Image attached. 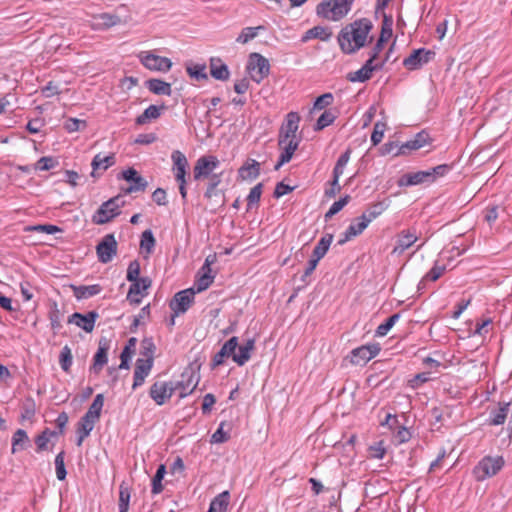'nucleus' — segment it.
Segmentation results:
<instances>
[{"instance_id":"e433bc0d","label":"nucleus","mask_w":512,"mask_h":512,"mask_svg":"<svg viewBox=\"0 0 512 512\" xmlns=\"http://www.w3.org/2000/svg\"><path fill=\"white\" fill-rule=\"evenodd\" d=\"M104 405V395L97 394L89 406L87 412L83 415L84 417L98 422L101 417V412Z\"/></svg>"},{"instance_id":"69168bd1","label":"nucleus","mask_w":512,"mask_h":512,"mask_svg":"<svg viewBox=\"0 0 512 512\" xmlns=\"http://www.w3.org/2000/svg\"><path fill=\"white\" fill-rule=\"evenodd\" d=\"M386 130V124L383 122H376L374 124L373 132L371 134V142L373 146L378 145L384 136V132Z\"/></svg>"},{"instance_id":"5701e85b","label":"nucleus","mask_w":512,"mask_h":512,"mask_svg":"<svg viewBox=\"0 0 512 512\" xmlns=\"http://www.w3.org/2000/svg\"><path fill=\"white\" fill-rule=\"evenodd\" d=\"M153 363L150 359H137L134 369V381L132 389L143 385L145 378L149 375L152 369Z\"/></svg>"},{"instance_id":"864d4df0","label":"nucleus","mask_w":512,"mask_h":512,"mask_svg":"<svg viewBox=\"0 0 512 512\" xmlns=\"http://www.w3.org/2000/svg\"><path fill=\"white\" fill-rule=\"evenodd\" d=\"M263 29V26L258 27H245L242 29L239 36L236 38L238 43L246 44L258 35V31Z\"/></svg>"},{"instance_id":"7c9ffc66","label":"nucleus","mask_w":512,"mask_h":512,"mask_svg":"<svg viewBox=\"0 0 512 512\" xmlns=\"http://www.w3.org/2000/svg\"><path fill=\"white\" fill-rule=\"evenodd\" d=\"M165 109H166V106L164 104H162L160 106L150 105L149 107H147L144 110V112L141 115H139L136 118V124L144 125L151 120L158 119Z\"/></svg>"},{"instance_id":"4468645a","label":"nucleus","mask_w":512,"mask_h":512,"mask_svg":"<svg viewBox=\"0 0 512 512\" xmlns=\"http://www.w3.org/2000/svg\"><path fill=\"white\" fill-rule=\"evenodd\" d=\"M381 348L378 343L362 345L351 351V363L354 365H364L372 358L376 357Z\"/></svg>"},{"instance_id":"bf43d9fd","label":"nucleus","mask_w":512,"mask_h":512,"mask_svg":"<svg viewBox=\"0 0 512 512\" xmlns=\"http://www.w3.org/2000/svg\"><path fill=\"white\" fill-rule=\"evenodd\" d=\"M214 280V276L209 271H203V274L195 281V288L197 292L206 290Z\"/></svg>"},{"instance_id":"4be33fe9","label":"nucleus","mask_w":512,"mask_h":512,"mask_svg":"<svg viewBox=\"0 0 512 512\" xmlns=\"http://www.w3.org/2000/svg\"><path fill=\"white\" fill-rule=\"evenodd\" d=\"M238 347V337L233 336L224 343L221 349L214 355L212 366L217 367L224 363L226 357H232Z\"/></svg>"},{"instance_id":"b1692460","label":"nucleus","mask_w":512,"mask_h":512,"mask_svg":"<svg viewBox=\"0 0 512 512\" xmlns=\"http://www.w3.org/2000/svg\"><path fill=\"white\" fill-rule=\"evenodd\" d=\"M122 178L128 182H132V185L125 190V193L129 194L132 192L144 191L147 187V181L140 176L134 168H128L123 171Z\"/></svg>"},{"instance_id":"39448f33","label":"nucleus","mask_w":512,"mask_h":512,"mask_svg":"<svg viewBox=\"0 0 512 512\" xmlns=\"http://www.w3.org/2000/svg\"><path fill=\"white\" fill-rule=\"evenodd\" d=\"M247 70L251 79L259 84L269 75L270 64L269 61L261 54L251 53L248 59Z\"/></svg>"},{"instance_id":"ea45409f","label":"nucleus","mask_w":512,"mask_h":512,"mask_svg":"<svg viewBox=\"0 0 512 512\" xmlns=\"http://www.w3.org/2000/svg\"><path fill=\"white\" fill-rule=\"evenodd\" d=\"M369 223L365 217H357L346 229V239H353L359 236L368 227Z\"/></svg>"},{"instance_id":"9b49d317","label":"nucleus","mask_w":512,"mask_h":512,"mask_svg":"<svg viewBox=\"0 0 512 512\" xmlns=\"http://www.w3.org/2000/svg\"><path fill=\"white\" fill-rule=\"evenodd\" d=\"M176 391L173 382L156 381L149 390L150 397L157 405L165 404Z\"/></svg>"},{"instance_id":"f3484780","label":"nucleus","mask_w":512,"mask_h":512,"mask_svg":"<svg viewBox=\"0 0 512 512\" xmlns=\"http://www.w3.org/2000/svg\"><path fill=\"white\" fill-rule=\"evenodd\" d=\"M431 138L428 132L422 130L417 133L412 139L401 144L398 150L394 153V156L406 155L411 151L418 150L431 142Z\"/></svg>"},{"instance_id":"052dcab7","label":"nucleus","mask_w":512,"mask_h":512,"mask_svg":"<svg viewBox=\"0 0 512 512\" xmlns=\"http://www.w3.org/2000/svg\"><path fill=\"white\" fill-rule=\"evenodd\" d=\"M187 73L190 77L197 80H206L208 78L205 64H195L187 67Z\"/></svg>"},{"instance_id":"72a5a7b5","label":"nucleus","mask_w":512,"mask_h":512,"mask_svg":"<svg viewBox=\"0 0 512 512\" xmlns=\"http://www.w3.org/2000/svg\"><path fill=\"white\" fill-rule=\"evenodd\" d=\"M389 206L390 201L388 199L373 203L367 208V210L361 216L365 217L367 222L370 224L374 219L380 216Z\"/></svg>"},{"instance_id":"393cba45","label":"nucleus","mask_w":512,"mask_h":512,"mask_svg":"<svg viewBox=\"0 0 512 512\" xmlns=\"http://www.w3.org/2000/svg\"><path fill=\"white\" fill-rule=\"evenodd\" d=\"M116 163V158L114 153H110L108 155H103L98 153L94 156L91 162L92 172L91 176L96 177L98 175V171L105 172L108 168L112 167Z\"/></svg>"},{"instance_id":"37998d69","label":"nucleus","mask_w":512,"mask_h":512,"mask_svg":"<svg viewBox=\"0 0 512 512\" xmlns=\"http://www.w3.org/2000/svg\"><path fill=\"white\" fill-rule=\"evenodd\" d=\"M130 498L131 489L125 482H122L119 486V512H128Z\"/></svg>"},{"instance_id":"aec40b11","label":"nucleus","mask_w":512,"mask_h":512,"mask_svg":"<svg viewBox=\"0 0 512 512\" xmlns=\"http://www.w3.org/2000/svg\"><path fill=\"white\" fill-rule=\"evenodd\" d=\"M130 285L127 300L130 304L139 305L141 302V297L144 296L145 292L148 288H150L152 281L149 277H141L136 281H132Z\"/></svg>"},{"instance_id":"5fc2aeb1","label":"nucleus","mask_w":512,"mask_h":512,"mask_svg":"<svg viewBox=\"0 0 512 512\" xmlns=\"http://www.w3.org/2000/svg\"><path fill=\"white\" fill-rule=\"evenodd\" d=\"M350 201V196L346 195L340 198L338 201H335L329 208V210L325 213V220L331 219L334 215L340 212Z\"/></svg>"},{"instance_id":"423d86ee","label":"nucleus","mask_w":512,"mask_h":512,"mask_svg":"<svg viewBox=\"0 0 512 512\" xmlns=\"http://www.w3.org/2000/svg\"><path fill=\"white\" fill-rule=\"evenodd\" d=\"M195 292L194 288H189L181 290L174 295L169 304L170 309L174 312V316H179L188 311L194 302Z\"/></svg>"},{"instance_id":"49530a36","label":"nucleus","mask_w":512,"mask_h":512,"mask_svg":"<svg viewBox=\"0 0 512 512\" xmlns=\"http://www.w3.org/2000/svg\"><path fill=\"white\" fill-rule=\"evenodd\" d=\"M393 34V18L389 15H384L381 32H380V42H387Z\"/></svg>"},{"instance_id":"774afa93","label":"nucleus","mask_w":512,"mask_h":512,"mask_svg":"<svg viewBox=\"0 0 512 512\" xmlns=\"http://www.w3.org/2000/svg\"><path fill=\"white\" fill-rule=\"evenodd\" d=\"M57 165V161L53 157H41L35 166L36 170L47 171L54 168Z\"/></svg>"},{"instance_id":"de8ad7c7","label":"nucleus","mask_w":512,"mask_h":512,"mask_svg":"<svg viewBox=\"0 0 512 512\" xmlns=\"http://www.w3.org/2000/svg\"><path fill=\"white\" fill-rule=\"evenodd\" d=\"M263 191V184L258 183L253 188H251L248 196H247V211L251 210L254 206H257Z\"/></svg>"},{"instance_id":"1a4fd4ad","label":"nucleus","mask_w":512,"mask_h":512,"mask_svg":"<svg viewBox=\"0 0 512 512\" xmlns=\"http://www.w3.org/2000/svg\"><path fill=\"white\" fill-rule=\"evenodd\" d=\"M117 241L114 234H106L96 246V254L99 262L109 263L117 254Z\"/></svg>"},{"instance_id":"412c9836","label":"nucleus","mask_w":512,"mask_h":512,"mask_svg":"<svg viewBox=\"0 0 512 512\" xmlns=\"http://www.w3.org/2000/svg\"><path fill=\"white\" fill-rule=\"evenodd\" d=\"M299 144L300 139H289L284 143H280L278 141V145L282 151L274 167L275 170H279L284 164L288 163L292 159L295 151L298 149Z\"/></svg>"},{"instance_id":"a878e982","label":"nucleus","mask_w":512,"mask_h":512,"mask_svg":"<svg viewBox=\"0 0 512 512\" xmlns=\"http://www.w3.org/2000/svg\"><path fill=\"white\" fill-rule=\"evenodd\" d=\"M431 175L428 170L417 171L415 173L404 174L399 180V186H414L422 183H432L430 179Z\"/></svg>"},{"instance_id":"c9c22d12","label":"nucleus","mask_w":512,"mask_h":512,"mask_svg":"<svg viewBox=\"0 0 512 512\" xmlns=\"http://www.w3.org/2000/svg\"><path fill=\"white\" fill-rule=\"evenodd\" d=\"M509 402L501 403L498 409H494L490 412V417L488 420V424L492 426H498L505 423L508 411H509Z\"/></svg>"},{"instance_id":"f8f14e48","label":"nucleus","mask_w":512,"mask_h":512,"mask_svg":"<svg viewBox=\"0 0 512 512\" xmlns=\"http://www.w3.org/2000/svg\"><path fill=\"white\" fill-rule=\"evenodd\" d=\"M199 383V375L192 369L186 368L181 374V380L174 383L176 390H180L179 397L184 398L191 394Z\"/></svg>"},{"instance_id":"e2e57ef3","label":"nucleus","mask_w":512,"mask_h":512,"mask_svg":"<svg viewBox=\"0 0 512 512\" xmlns=\"http://www.w3.org/2000/svg\"><path fill=\"white\" fill-rule=\"evenodd\" d=\"M64 127L69 133H72L84 130L87 127V123L85 120L69 118L65 121Z\"/></svg>"},{"instance_id":"8fccbe9b","label":"nucleus","mask_w":512,"mask_h":512,"mask_svg":"<svg viewBox=\"0 0 512 512\" xmlns=\"http://www.w3.org/2000/svg\"><path fill=\"white\" fill-rule=\"evenodd\" d=\"M155 238L151 230H145L140 239V248L144 250L147 254L152 253L155 247Z\"/></svg>"},{"instance_id":"09e8293b","label":"nucleus","mask_w":512,"mask_h":512,"mask_svg":"<svg viewBox=\"0 0 512 512\" xmlns=\"http://www.w3.org/2000/svg\"><path fill=\"white\" fill-rule=\"evenodd\" d=\"M55 436H57V432L56 431H51L49 428H46L45 430H43L42 433L39 434L35 438V443H36V446H37V452H41V451L46 450L48 442L50 440V437H55Z\"/></svg>"},{"instance_id":"3c124183","label":"nucleus","mask_w":512,"mask_h":512,"mask_svg":"<svg viewBox=\"0 0 512 512\" xmlns=\"http://www.w3.org/2000/svg\"><path fill=\"white\" fill-rule=\"evenodd\" d=\"M336 119V114L332 110H325L321 116L318 118L314 130L320 131L325 127L331 125Z\"/></svg>"},{"instance_id":"c03bdc74","label":"nucleus","mask_w":512,"mask_h":512,"mask_svg":"<svg viewBox=\"0 0 512 512\" xmlns=\"http://www.w3.org/2000/svg\"><path fill=\"white\" fill-rule=\"evenodd\" d=\"M166 474V467L164 464L159 465L155 475L152 478V494L157 495L163 491L162 480Z\"/></svg>"},{"instance_id":"dca6fc26","label":"nucleus","mask_w":512,"mask_h":512,"mask_svg":"<svg viewBox=\"0 0 512 512\" xmlns=\"http://www.w3.org/2000/svg\"><path fill=\"white\" fill-rule=\"evenodd\" d=\"M110 349V341L105 337L99 339L98 349L93 357V363L89 368L90 373L98 375L108 362V351Z\"/></svg>"},{"instance_id":"cd10ccee","label":"nucleus","mask_w":512,"mask_h":512,"mask_svg":"<svg viewBox=\"0 0 512 512\" xmlns=\"http://www.w3.org/2000/svg\"><path fill=\"white\" fill-rule=\"evenodd\" d=\"M210 74L211 76L220 81H227L230 77L228 66L218 57L210 59Z\"/></svg>"},{"instance_id":"338daca9","label":"nucleus","mask_w":512,"mask_h":512,"mask_svg":"<svg viewBox=\"0 0 512 512\" xmlns=\"http://www.w3.org/2000/svg\"><path fill=\"white\" fill-rule=\"evenodd\" d=\"M333 241V235L332 234H326L324 235L317 243L315 250L317 253H320L321 255L325 256L327 251L329 250V247Z\"/></svg>"},{"instance_id":"58836bf2","label":"nucleus","mask_w":512,"mask_h":512,"mask_svg":"<svg viewBox=\"0 0 512 512\" xmlns=\"http://www.w3.org/2000/svg\"><path fill=\"white\" fill-rule=\"evenodd\" d=\"M260 174V163L256 160H251L250 162L245 163L239 169V176L243 179L254 180Z\"/></svg>"},{"instance_id":"13d9d810","label":"nucleus","mask_w":512,"mask_h":512,"mask_svg":"<svg viewBox=\"0 0 512 512\" xmlns=\"http://www.w3.org/2000/svg\"><path fill=\"white\" fill-rule=\"evenodd\" d=\"M64 457H65V452L61 451L56 455L55 461H54L55 469H56V476H57V479L60 481L65 480L66 476H67V471H66L65 463H64Z\"/></svg>"},{"instance_id":"4d7b16f0","label":"nucleus","mask_w":512,"mask_h":512,"mask_svg":"<svg viewBox=\"0 0 512 512\" xmlns=\"http://www.w3.org/2000/svg\"><path fill=\"white\" fill-rule=\"evenodd\" d=\"M95 424V421L82 416L77 423L76 434H83L88 437L94 429Z\"/></svg>"},{"instance_id":"0eeeda50","label":"nucleus","mask_w":512,"mask_h":512,"mask_svg":"<svg viewBox=\"0 0 512 512\" xmlns=\"http://www.w3.org/2000/svg\"><path fill=\"white\" fill-rule=\"evenodd\" d=\"M220 165L216 156L208 155L198 158L193 168V176L196 181L208 178Z\"/></svg>"},{"instance_id":"6ab92c4d","label":"nucleus","mask_w":512,"mask_h":512,"mask_svg":"<svg viewBox=\"0 0 512 512\" xmlns=\"http://www.w3.org/2000/svg\"><path fill=\"white\" fill-rule=\"evenodd\" d=\"M99 314L96 311H89L86 314L75 312L68 317L69 324H75L76 326L83 329L85 332L90 333L93 331L95 322Z\"/></svg>"},{"instance_id":"c756f323","label":"nucleus","mask_w":512,"mask_h":512,"mask_svg":"<svg viewBox=\"0 0 512 512\" xmlns=\"http://www.w3.org/2000/svg\"><path fill=\"white\" fill-rule=\"evenodd\" d=\"M238 352H234L233 361L239 366H243L251 358V352L255 349V340L248 339L241 346H238Z\"/></svg>"},{"instance_id":"7ed1b4c3","label":"nucleus","mask_w":512,"mask_h":512,"mask_svg":"<svg viewBox=\"0 0 512 512\" xmlns=\"http://www.w3.org/2000/svg\"><path fill=\"white\" fill-rule=\"evenodd\" d=\"M125 201L122 196L118 195L103 202L98 210L92 216V222L97 225H103L112 221L115 217L120 215L121 207Z\"/></svg>"},{"instance_id":"680f3d73","label":"nucleus","mask_w":512,"mask_h":512,"mask_svg":"<svg viewBox=\"0 0 512 512\" xmlns=\"http://www.w3.org/2000/svg\"><path fill=\"white\" fill-rule=\"evenodd\" d=\"M221 183V173H213L209 176V183L207 186V189L204 193V196L208 199L212 198L214 195H216V188Z\"/></svg>"},{"instance_id":"ddd939ff","label":"nucleus","mask_w":512,"mask_h":512,"mask_svg":"<svg viewBox=\"0 0 512 512\" xmlns=\"http://www.w3.org/2000/svg\"><path fill=\"white\" fill-rule=\"evenodd\" d=\"M139 57L141 63L149 70L167 72L172 66L169 58L153 54L152 52H142Z\"/></svg>"},{"instance_id":"6e6552de","label":"nucleus","mask_w":512,"mask_h":512,"mask_svg":"<svg viewBox=\"0 0 512 512\" xmlns=\"http://www.w3.org/2000/svg\"><path fill=\"white\" fill-rule=\"evenodd\" d=\"M435 57V52L425 48L415 49L408 57L403 60V66L410 70H418L423 65L429 63Z\"/></svg>"},{"instance_id":"a19ab883","label":"nucleus","mask_w":512,"mask_h":512,"mask_svg":"<svg viewBox=\"0 0 512 512\" xmlns=\"http://www.w3.org/2000/svg\"><path fill=\"white\" fill-rule=\"evenodd\" d=\"M230 500L228 491L218 494L210 503L209 512H226Z\"/></svg>"},{"instance_id":"4c0bfd02","label":"nucleus","mask_w":512,"mask_h":512,"mask_svg":"<svg viewBox=\"0 0 512 512\" xmlns=\"http://www.w3.org/2000/svg\"><path fill=\"white\" fill-rule=\"evenodd\" d=\"M331 36L332 32L328 28L322 26H314L305 32L301 41L307 42L308 40L314 38L320 39L322 41H328Z\"/></svg>"},{"instance_id":"603ef678","label":"nucleus","mask_w":512,"mask_h":512,"mask_svg":"<svg viewBox=\"0 0 512 512\" xmlns=\"http://www.w3.org/2000/svg\"><path fill=\"white\" fill-rule=\"evenodd\" d=\"M73 357L71 349L65 345L59 355V364L64 372H69L72 366Z\"/></svg>"},{"instance_id":"a18cd8bd","label":"nucleus","mask_w":512,"mask_h":512,"mask_svg":"<svg viewBox=\"0 0 512 512\" xmlns=\"http://www.w3.org/2000/svg\"><path fill=\"white\" fill-rule=\"evenodd\" d=\"M62 317H63V314L59 310L57 304L53 303V306L51 307V309L49 311L48 318L50 320L51 328L55 333H57L62 328V324H61Z\"/></svg>"},{"instance_id":"bb28decb","label":"nucleus","mask_w":512,"mask_h":512,"mask_svg":"<svg viewBox=\"0 0 512 512\" xmlns=\"http://www.w3.org/2000/svg\"><path fill=\"white\" fill-rule=\"evenodd\" d=\"M171 159L173 161V172L176 181L186 180V169L188 167L186 156L181 151L175 150L171 154Z\"/></svg>"},{"instance_id":"f03ea898","label":"nucleus","mask_w":512,"mask_h":512,"mask_svg":"<svg viewBox=\"0 0 512 512\" xmlns=\"http://www.w3.org/2000/svg\"><path fill=\"white\" fill-rule=\"evenodd\" d=\"M353 2L354 0H325L317 5L316 12L327 20L339 21L350 12Z\"/></svg>"},{"instance_id":"0e129e2a","label":"nucleus","mask_w":512,"mask_h":512,"mask_svg":"<svg viewBox=\"0 0 512 512\" xmlns=\"http://www.w3.org/2000/svg\"><path fill=\"white\" fill-rule=\"evenodd\" d=\"M155 345L152 338H144L141 342V355L143 359H150L153 362Z\"/></svg>"},{"instance_id":"f704fd0d","label":"nucleus","mask_w":512,"mask_h":512,"mask_svg":"<svg viewBox=\"0 0 512 512\" xmlns=\"http://www.w3.org/2000/svg\"><path fill=\"white\" fill-rule=\"evenodd\" d=\"M73 294L77 299H88L102 291L99 284L72 286Z\"/></svg>"},{"instance_id":"20e7f679","label":"nucleus","mask_w":512,"mask_h":512,"mask_svg":"<svg viewBox=\"0 0 512 512\" xmlns=\"http://www.w3.org/2000/svg\"><path fill=\"white\" fill-rule=\"evenodd\" d=\"M505 461L502 456H485L474 467L473 473L478 481L495 476L504 466Z\"/></svg>"},{"instance_id":"9d476101","label":"nucleus","mask_w":512,"mask_h":512,"mask_svg":"<svg viewBox=\"0 0 512 512\" xmlns=\"http://www.w3.org/2000/svg\"><path fill=\"white\" fill-rule=\"evenodd\" d=\"M300 116L297 112L291 111L286 115L285 122L282 124L278 139L280 143H284L289 139H299L297 131L300 123Z\"/></svg>"},{"instance_id":"c85d7f7f","label":"nucleus","mask_w":512,"mask_h":512,"mask_svg":"<svg viewBox=\"0 0 512 512\" xmlns=\"http://www.w3.org/2000/svg\"><path fill=\"white\" fill-rule=\"evenodd\" d=\"M121 23L119 16L110 13H101L94 17L92 27L97 30H105Z\"/></svg>"},{"instance_id":"79ce46f5","label":"nucleus","mask_w":512,"mask_h":512,"mask_svg":"<svg viewBox=\"0 0 512 512\" xmlns=\"http://www.w3.org/2000/svg\"><path fill=\"white\" fill-rule=\"evenodd\" d=\"M350 155H351V150L347 149L345 152H343L339 156V158L334 166V169H333L334 184H336V182L339 181V178L343 174L344 169H345L347 163L349 162Z\"/></svg>"},{"instance_id":"2f4dec72","label":"nucleus","mask_w":512,"mask_h":512,"mask_svg":"<svg viewBox=\"0 0 512 512\" xmlns=\"http://www.w3.org/2000/svg\"><path fill=\"white\" fill-rule=\"evenodd\" d=\"M145 86L147 89L156 95H167L170 96L172 93L171 85L168 82H165L161 79H148L145 82Z\"/></svg>"},{"instance_id":"2eb2a0df","label":"nucleus","mask_w":512,"mask_h":512,"mask_svg":"<svg viewBox=\"0 0 512 512\" xmlns=\"http://www.w3.org/2000/svg\"><path fill=\"white\" fill-rule=\"evenodd\" d=\"M418 240L416 228H408L400 231L396 237V244L392 250L393 255H401Z\"/></svg>"},{"instance_id":"f257e3e1","label":"nucleus","mask_w":512,"mask_h":512,"mask_svg":"<svg viewBox=\"0 0 512 512\" xmlns=\"http://www.w3.org/2000/svg\"><path fill=\"white\" fill-rule=\"evenodd\" d=\"M373 23L368 18H360L344 26L337 37L338 44L344 54H354L365 47L373 39L369 36Z\"/></svg>"},{"instance_id":"a211bd4d","label":"nucleus","mask_w":512,"mask_h":512,"mask_svg":"<svg viewBox=\"0 0 512 512\" xmlns=\"http://www.w3.org/2000/svg\"><path fill=\"white\" fill-rule=\"evenodd\" d=\"M384 67V62H377L373 64L371 60H367L363 66L355 71L347 74V79L350 82H366L371 77L374 71L380 70Z\"/></svg>"},{"instance_id":"473e14b6","label":"nucleus","mask_w":512,"mask_h":512,"mask_svg":"<svg viewBox=\"0 0 512 512\" xmlns=\"http://www.w3.org/2000/svg\"><path fill=\"white\" fill-rule=\"evenodd\" d=\"M30 446V439L27 432L23 429H17L12 436V448L13 454L25 450Z\"/></svg>"},{"instance_id":"6e6d98bb","label":"nucleus","mask_w":512,"mask_h":512,"mask_svg":"<svg viewBox=\"0 0 512 512\" xmlns=\"http://www.w3.org/2000/svg\"><path fill=\"white\" fill-rule=\"evenodd\" d=\"M445 270V264H440L439 261H435L434 266L426 273L422 281H436L443 275Z\"/></svg>"}]
</instances>
